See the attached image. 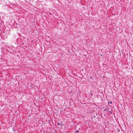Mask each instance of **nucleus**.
<instances>
[{
    "instance_id": "nucleus-3",
    "label": "nucleus",
    "mask_w": 133,
    "mask_h": 133,
    "mask_svg": "<svg viewBox=\"0 0 133 133\" xmlns=\"http://www.w3.org/2000/svg\"><path fill=\"white\" fill-rule=\"evenodd\" d=\"M57 124L58 125V123H57Z\"/></svg>"
},
{
    "instance_id": "nucleus-4",
    "label": "nucleus",
    "mask_w": 133,
    "mask_h": 133,
    "mask_svg": "<svg viewBox=\"0 0 133 133\" xmlns=\"http://www.w3.org/2000/svg\"><path fill=\"white\" fill-rule=\"evenodd\" d=\"M58 125H60L59 123Z\"/></svg>"
},
{
    "instance_id": "nucleus-2",
    "label": "nucleus",
    "mask_w": 133,
    "mask_h": 133,
    "mask_svg": "<svg viewBox=\"0 0 133 133\" xmlns=\"http://www.w3.org/2000/svg\"><path fill=\"white\" fill-rule=\"evenodd\" d=\"M110 103L111 104H112V102H110Z\"/></svg>"
},
{
    "instance_id": "nucleus-1",
    "label": "nucleus",
    "mask_w": 133,
    "mask_h": 133,
    "mask_svg": "<svg viewBox=\"0 0 133 133\" xmlns=\"http://www.w3.org/2000/svg\"><path fill=\"white\" fill-rule=\"evenodd\" d=\"M75 132H79V131L78 130H77Z\"/></svg>"
}]
</instances>
